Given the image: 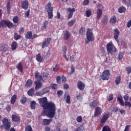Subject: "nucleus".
Here are the masks:
<instances>
[{
	"label": "nucleus",
	"mask_w": 131,
	"mask_h": 131,
	"mask_svg": "<svg viewBox=\"0 0 131 131\" xmlns=\"http://www.w3.org/2000/svg\"><path fill=\"white\" fill-rule=\"evenodd\" d=\"M30 105L32 109H35V105H36V102H35L34 101H32L31 102Z\"/></svg>",
	"instance_id": "72a5a7b5"
},
{
	"label": "nucleus",
	"mask_w": 131,
	"mask_h": 131,
	"mask_svg": "<svg viewBox=\"0 0 131 131\" xmlns=\"http://www.w3.org/2000/svg\"><path fill=\"white\" fill-rule=\"evenodd\" d=\"M25 131H32V128L31 125H28L25 127Z\"/></svg>",
	"instance_id": "79ce46f5"
},
{
	"label": "nucleus",
	"mask_w": 131,
	"mask_h": 131,
	"mask_svg": "<svg viewBox=\"0 0 131 131\" xmlns=\"http://www.w3.org/2000/svg\"><path fill=\"white\" fill-rule=\"evenodd\" d=\"M69 38H70V33H69V31H66L63 35V39H65L66 40H68Z\"/></svg>",
	"instance_id": "dca6fc26"
},
{
	"label": "nucleus",
	"mask_w": 131,
	"mask_h": 131,
	"mask_svg": "<svg viewBox=\"0 0 131 131\" xmlns=\"http://www.w3.org/2000/svg\"><path fill=\"white\" fill-rule=\"evenodd\" d=\"M27 101V99L26 97H23L20 100V103H21V104H25Z\"/></svg>",
	"instance_id": "a19ab883"
},
{
	"label": "nucleus",
	"mask_w": 131,
	"mask_h": 131,
	"mask_svg": "<svg viewBox=\"0 0 131 131\" xmlns=\"http://www.w3.org/2000/svg\"><path fill=\"white\" fill-rule=\"evenodd\" d=\"M51 121L52 119H43L42 124L43 125H48V124L51 123Z\"/></svg>",
	"instance_id": "aec40b11"
},
{
	"label": "nucleus",
	"mask_w": 131,
	"mask_h": 131,
	"mask_svg": "<svg viewBox=\"0 0 131 131\" xmlns=\"http://www.w3.org/2000/svg\"><path fill=\"white\" fill-rule=\"evenodd\" d=\"M70 96L69 95H68L67 97V100H66V103L67 104H70Z\"/></svg>",
	"instance_id": "09e8293b"
},
{
	"label": "nucleus",
	"mask_w": 131,
	"mask_h": 131,
	"mask_svg": "<svg viewBox=\"0 0 131 131\" xmlns=\"http://www.w3.org/2000/svg\"><path fill=\"white\" fill-rule=\"evenodd\" d=\"M114 48L113 47V45H112V43H108L106 46V49L108 52V54H111V55H112L114 53Z\"/></svg>",
	"instance_id": "1a4fd4ad"
},
{
	"label": "nucleus",
	"mask_w": 131,
	"mask_h": 131,
	"mask_svg": "<svg viewBox=\"0 0 131 131\" xmlns=\"http://www.w3.org/2000/svg\"><path fill=\"white\" fill-rule=\"evenodd\" d=\"M74 23H75V20H72L68 23V25L69 26H73L74 25Z\"/></svg>",
	"instance_id": "37998d69"
},
{
	"label": "nucleus",
	"mask_w": 131,
	"mask_h": 131,
	"mask_svg": "<svg viewBox=\"0 0 131 131\" xmlns=\"http://www.w3.org/2000/svg\"><path fill=\"white\" fill-rule=\"evenodd\" d=\"M109 76H110V72L109 70H106L102 73L101 77L103 80H108Z\"/></svg>",
	"instance_id": "6e6552de"
},
{
	"label": "nucleus",
	"mask_w": 131,
	"mask_h": 131,
	"mask_svg": "<svg viewBox=\"0 0 131 131\" xmlns=\"http://www.w3.org/2000/svg\"><path fill=\"white\" fill-rule=\"evenodd\" d=\"M116 21H117V19L116 18V16H113L110 19V24L113 25L116 23Z\"/></svg>",
	"instance_id": "a211bd4d"
},
{
	"label": "nucleus",
	"mask_w": 131,
	"mask_h": 131,
	"mask_svg": "<svg viewBox=\"0 0 131 131\" xmlns=\"http://www.w3.org/2000/svg\"><path fill=\"white\" fill-rule=\"evenodd\" d=\"M17 42L14 41L12 42V44L11 45V48L12 49V51H15V50H16V49H17Z\"/></svg>",
	"instance_id": "c756f323"
},
{
	"label": "nucleus",
	"mask_w": 131,
	"mask_h": 131,
	"mask_svg": "<svg viewBox=\"0 0 131 131\" xmlns=\"http://www.w3.org/2000/svg\"><path fill=\"white\" fill-rule=\"evenodd\" d=\"M77 86L80 91H83V90H84L85 85H84L82 82L79 81L77 83Z\"/></svg>",
	"instance_id": "4468645a"
},
{
	"label": "nucleus",
	"mask_w": 131,
	"mask_h": 131,
	"mask_svg": "<svg viewBox=\"0 0 131 131\" xmlns=\"http://www.w3.org/2000/svg\"><path fill=\"white\" fill-rule=\"evenodd\" d=\"M67 12L70 13V14H73V13H74V12H75V8H69L67 9Z\"/></svg>",
	"instance_id": "2f4dec72"
},
{
	"label": "nucleus",
	"mask_w": 131,
	"mask_h": 131,
	"mask_svg": "<svg viewBox=\"0 0 131 131\" xmlns=\"http://www.w3.org/2000/svg\"><path fill=\"white\" fill-rule=\"evenodd\" d=\"M127 27L128 28L131 27V19L127 23Z\"/></svg>",
	"instance_id": "774afa93"
},
{
	"label": "nucleus",
	"mask_w": 131,
	"mask_h": 131,
	"mask_svg": "<svg viewBox=\"0 0 131 131\" xmlns=\"http://www.w3.org/2000/svg\"><path fill=\"white\" fill-rule=\"evenodd\" d=\"M8 49H9V46H8V44H4L1 48V51H2V53H6Z\"/></svg>",
	"instance_id": "6ab92c4d"
},
{
	"label": "nucleus",
	"mask_w": 131,
	"mask_h": 131,
	"mask_svg": "<svg viewBox=\"0 0 131 131\" xmlns=\"http://www.w3.org/2000/svg\"><path fill=\"white\" fill-rule=\"evenodd\" d=\"M30 13V10H28V11L25 13V16L28 17H29V14Z\"/></svg>",
	"instance_id": "864d4df0"
},
{
	"label": "nucleus",
	"mask_w": 131,
	"mask_h": 131,
	"mask_svg": "<svg viewBox=\"0 0 131 131\" xmlns=\"http://www.w3.org/2000/svg\"><path fill=\"white\" fill-rule=\"evenodd\" d=\"M36 94L37 96H42L43 95H44L43 93L42 92V90L37 92Z\"/></svg>",
	"instance_id": "603ef678"
},
{
	"label": "nucleus",
	"mask_w": 131,
	"mask_h": 131,
	"mask_svg": "<svg viewBox=\"0 0 131 131\" xmlns=\"http://www.w3.org/2000/svg\"><path fill=\"white\" fill-rule=\"evenodd\" d=\"M97 8L98 9H97V15H96V20H99V19L101 18V16L103 14V11L102 10V9L99 8H101V9H104V7H103V6H102L101 4H99L97 5Z\"/></svg>",
	"instance_id": "0eeeda50"
},
{
	"label": "nucleus",
	"mask_w": 131,
	"mask_h": 131,
	"mask_svg": "<svg viewBox=\"0 0 131 131\" xmlns=\"http://www.w3.org/2000/svg\"><path fill=\"white\" fill-rule=\"evenodd\" d=\"M85 14H86V17H91V15H92V11L89 9L85 11Z\"/></svg>",
	"instance_id": "f704fd0d"
},
{
	"label": "nucleus",
	"mask_w": 131,
	"mask_h": 131,
	"mask_svg": "<svg viewBox=\"0 0 131 131\" xmlns=\"http://www.w3.org/2000/svg\"><path fill=\"white\" fill-rule=\"evenodd\" d=\"M101 23L102 24H107V23H108V17L106 15L104 16L101 20Z\"/></svg>",
	"instance_id": "4be33fe9"
},
{
	"label": "nucleus",
	"mask_w": 131,
	"mask_h": 131,
	"mask_svg": "<svg viewBox=\"0 0 131 131\" xmlns=\"http://www.w3.org/2000/svg\"><path fill=\"white\" fill-rule=\"evenodd\" d=\"M98 105V102L96 100H94L93 102L90 103V106L91 108H95L96 106Z\"/></svg>",
	"instance_id": "393cba45"
},
{
	"label": "nucleus",
	"mask_w": 131,
	"mask_h": 131,
	"mask_svg": "<svg viewBox=\"0 0 131 131\" xmlns=\"http://www.w3.org/2000/svg\"><path fill=\"white\" fill-rule=\"evenodd\" d=\"M108 118H109V114H106L104 115L101 119V123H105V122L107 121V120L108 119Z\"/></svg>",
	"instance_id": "f3484780"
},
{
	"label": "nucleus",
	"mask_w": 131,
	"mask_h": 131,
	"mask_svg": "<svg viewBox=\"0 0 131 131\" xmlns=\"http://www.w3.org/2000/svg\"><path fill=\"white\" fill-rule=\"evenodd\" d=\"M62 52H63V54H66V52H67V48L66 46L63 47Z\"/></svg>",
	"instance_id": "0e129e2a"
},
{
	"label": "nucleus",
	"mask_w": 131,
	"mask_h": 131,
	"mask_svg": "<svg viewBox=\"0 0 131 131\" xmlns=\"http://www.w3.org/2000/svg\"><path fill=\"white\" fill-rule=\"evenodd\" d=\"M59 69V65L56 64L55 67L53 68V70L54 71H57Z\"/></svg>",
	"instance_id": "052dcab7"
},
{
	"label": "nucleus",
	"mask_w": 131,
	"mask_h": 131,
	"mask_svg": "<svg viewBox=\"0 0 131 131\" xmlns=\"http://www.w3.org/2000/svg\"><path fill=\"white\" fill-rule=\"evenodd\" d=\"M71 68V74H72V73H73L75 71V67H74V66L72 65Z\"/></svg>",
	"instance_id": "e2e57ef3"
},
{
	"label": "nucleus",
	"mask_w": 131,
	"mask_h": 131,
	"mask_svg": "<svg viewBox=\"0 0 131 131\" xmlns=\"http://www.w3.org/2000/svg\"><path fill=\"white\" fill-rule=\"evenodd\" d=\"M84 31H85V29L83 28H81L80 30L79 31L80 35H82L83 34H84Z\"/></svg>",
	"instance_id": "ea45409f"
},
{
	"label": "nucleus",
	"mask_w": 131,
	"mask_h": 131,
	"mask_svg": "<svg viewBox=\"0 0 131 131\" xmlns=\"http://www.w3.org/2000/svg\"><path fill=\"white\" fill-rule=\"evenodd\" d=\"M63 94V91H58L57 92V95L58 97H61V96H62V94Z\"/></svg>",
	"instance_id": "680f3d73"
},
{
	"label": "nucleus",
	"mask_w": 131,
	"mask_h": 131,
	"mask_svg": "<svg viewBox=\"0 0 131 131\" xmlns=\"http://www.w3.org/2000/svg\"><path fill=\"white\" fill-rule=\"evenodd\" d=\"M21 38V36L20 35H18L17 33H14V39L15 40H18V39H20Z\"/></svg>",
	"instance_id": "e433bc0d"
},
{
	"label": "nucleus",
	"mask_w": 131,
	"mask_h": 131,
	"mask_svg": "<svg viewBox=\"0 0 131 131\" xmlns=\"http://www.w3.org/2000/svg\"><path fill=\"white\" fill-rule=\"evenodd\" d=\"M28 95L32 97L34 95V89H31L28 92Z\"/></svg>",
	"instance_id": "cd10ccee"
},
{
	"label": "nucleus",
	"mask_w": 131,
	"mask_h": 131,
	"mask_svg": "<svg viewBox=\"0 0 131 131\" xmlns=\"http://www.w3.org/2000/svg\"><path fill=\"white\" fill-rule=\"evenodd\" d=\"M61 80L62 81V82L65 83L66 82V81H67V79H66V77L64 76H62L61 77Z\"/></svg>",
	"instance_id": "13d9d810"
},
{
	"label": "nucleus",
	"mask_w": 131,
	"mask_h": 131,
	"mask_svg": "<svg viewBox=\"0 0 131 131\" xmlns=\"http://www.w3.org/2000/svg\"><path fill=\"white\" fill-rule=\"evenodd\" d=\"M125 106L129 107V108H130L131 107V103L129 102L126 101L125 102Z\"/></svg>",
	"instance_id": "6e6d98bb"
},
{
	"label": "nucleus",
	"mask_w": 131,
	"mask_h": 131,
	"mask_svg": "<svg viewBox=\"0 0 131 131\" xmlns=\"http://www.w3.org/2000/svg\"><path fill=\"white\" fill-rule=\"evenodd\" d=\"M101 114H102V108L100 107H97L95 108L94 117H98L99 115H101Z\"/></svg>",
	"instance_id": "9d476101"
},
{
	"label": "nucleus",
	"mask_w": 131,
	"mask_h": 131,
	"mask_svg": "<svg viewBox=\"0 0 131 131\" xmlns=\"http://www.w3.org/2000/svg\"><path fill=\"white\" fill-rule=\"evenodd\" d=\"M90 4V1L89 0H84L83 2V5L84 6H88Z\"/></svg>",
	"instance_id": "3c124183"
},
{
	"label": "nucleus",
	"mask_w": 131,
	"mask_h": 131,
	"mask_svg": "<svg viewBox=\"0 0 131 131\" xmlns=\"http://www.w3.org/2000/svg\"><path fill=\"white\" fill-rule=\"evenodd\" d=\"M52 41V39L51 38H48L42 44V49L48 47L51 42Z\"/></svg>",
	"instance_id": "f8f14e48"
},
{
	"label": "nucleus",
	"mask_w": 131,
	"mask_h": 131,
	"mask_svg": "<svg viewBox=\"0 0 131 131\" xmlns=\"http://www.w3.org/2000/svg\"><path fill=\"white\" fill-rule=\"evenodd\" d=\"M84 127L82 125H80L78 127L75 131H84Z\"/></svg>",
	"instance_id": "58836bf2"
},
{
	"label": "nucleus",
	"mask_w": 131,
	"mask_h": 131,
	"mask_svg": "<svg viewBox=\"0 0 131 131\" xmlns=\"http://www.w3.org/2000/svg\"><path fill=\"white\" fill-rule=\"evenodd\" d=\"M50 56H51V52H50L49 50H48L45 55L46 59H48L50 57Z\"/></svg>",
	"instance_id": "8fccbe9b"
},
{
	"label": "nucleus",
	"mask_w": 131,
	"mask_h": 131,
	"mask_svg": "<svg viewBox=\"0 0 131 131\" xmlns=\"http://www.w3.org/2000/svg\"><path fill=\"white\" fill-rule=\"evenodd\" d=\"M32 85V81L30 79L27 80L25 86L26 88H30Z\"/></svg>",
	"instance_id": "b1692460"
},
{
	"label": "nucleus",
	"mask_w": 131,
	"mask_h": 131,
	"mask_svg": "<svg viewBox=\"0 0 131 131\" xmlns=\"http://www.w3.org/2000/svg\"><path fill=\"white\" fill-rule=\"evenodd\" d=\"M26 37L28 39L31 38L32 37V32H28L26 34Z\"/></svg>",
	"instance_id": "473e14b6"
},
{
	"label": "nucleus",
	"mask_w": 131,
	"mask_h": 131,
	"mask_svg": "<svg viewBox=\"0 0 131 131\" xmlns=\"http://www.w3.org/2000/svg\"><path fill=\"white\" fill-rule=\"evenodd\" d=\"M10 2H8L7 4V10L8 14H10V12L11 11V6H10Z\"/></svg>",
	"instance_id": "c9c22d12"
},
{
	"label": "nucleus",
	"mask_w": 131,
	"mask_h": 131,
	"mask_svg": "<svg viewBox=\"0 0 131 131\" xmlns=\"http://www.w3.org/2000/svg\"><path fill=\"white\" fill-rule=\"evenodd\" d=\"M48 24H49V21L48 20H46L43 24L42 28H46V27H47V25H48Z\"/></svg>",
	"instance_id": "5fc2aeb1"
},
{
	"label": "nucleus",
	"mask_w": 131,
	"mask_h": 131,
	"mask_svg": "<svg viewBox=\"0 0 131 131\" xmlns=\"http://www.w3.org/2000/svg\"><path fill=\"white\" fill-rule=\"evenodd\" d=\"M2 123L3 125L0 126V128L1 129H3L4 127L5 130H10V128H11V124H12V123L11 122L9 121L8 118H4L2 120Z\"/></svg>",
	"instance_id": "20e7f679"
},
{
	"label": "nucleus",
	"mask_w": 131,
	"mask_h": 131,
	"mask_svg": "<svg viewBox=\"0 0 131 131\" xmlns=\"http://www.w3.org/2000/svg\"><path fill=\"white\" fill-rule=\"evenodd\" d=\"M102 131H111V129L108 126H104Z\"/></svg>",
	"instance_id": "4c0bfd02"
},
{
	"label": "nucleus",
	"mask_w": 131,
	"mask_h": 131,
	"mask_svg": "<svg viewBox=\"0 0 131 131\" xmlns=\"http://www.w3.org/2000/svg\"><path fill=\"white\" fill-rule=\"evenodd\" d=\"M118 59L119 60H121L122 58H123V54L121 52L119 53L118 54Z\"/></svg>",
	"instance_id": "de8ad7c7"
},
{
	"label": "nucleus",
	"mask_w": 131,
	"mask_h": 131,
	"mask_svg": "<svg viewBox=\"0 0 131 131\" xmlns=\"http://www.w3.org/2000/svg\"><path fill=\"white\" fill-rule=\"evenodd\" d=\"M121 81V78L120 77V76L117 77L115 80L116 84H117V85H118V84L120 83Z\"/></svg>",
	"instance_id": "7c9ffc66"
},
{
	"label": "nucleus",
	"mask_w": 131,
	"mask_h": 131,
	"mask_svg": "<svg viewBox=\"0 0 131 131\" xmlns=\"http://www.w3.org/2000/svg\"><path fill=\"white\" fill-rule=\"evenodd\" d=\"M126 11V9L123 6H122L118 9V12L120 14H121V13H125Z\"/></svg>",
	"instance_id": "bb28decb"
},
{
	"label": "nucleus",
	"mask_w": 131,
	"mask_h": 131,
	"mask_svg": "<svg viewBox=\"0 0 131 131\" xmlns=\"http://www.w3.org/2000/svg\"><path fill=\"white\" fill-rule=\"evenodd\" d=\"M114 38L117 41V42H119V40H118V36H119V34H120V32H119V30H118V29H116L114 30Z\"/></svg>",
	"instance_id": "9b49d317"
},
{
	"label": "nucleus",
	"mask_w": 131,
	"mask_h": 131,
	"mask_svg": "<svg viewBox=\"0 0 131 131\" xmlns=\"http://www.w3.org/2000/svg\"><path fill=\"white\" fill-rule=\"evenodd\" d=\"M16 68L20 72H22V71H23V66H22V63L21 62H19L18 64V65L16 66Z\"/></svg>",
	"instance_id": "5701e85b"
},
{
	"label": "nucleus",
	"mask_w": 131,
	"mask_h": 131,
	"mask_svg": "<svg viewBox=\"0 0 131 131\" xmlns=\"http://www.w3.org/2000/svg\"><path fill=\"white\" fill-rule=\"evenodd\" d=\"M20 3L23 9H24L25 10H27V9H28V1L27 0L21 1Z\"/></svg>",
	"instance_id": "ddd939ff"
},
{
	"label": "nucleus",
	"mask_w": 131,
	"mask_h": 131,
	"mask_svg": "<svg viewBox=\"0 0 131 131\" xmlns=\"http://www.w3.org/2000/svg\"><path fill=\"white\" fill-rule=\"evenodd\" d=\"M126 69L127 71L128 74H129V73H131V68L130 67H127V68H126Z\"/></svg>",
	"instance_id": "69168bd1"
},
{
	"label": "nucleus",
	"mask_w": 131,
	"mask_h": 131,
	"mask_svg": "<svg viewBox=\"0 0 131 131\" xmlns=\"http://www.w3.org/2000/svg\"><path fill=\"white\" fill-rule=\"evenodd\" d=\"M57 82L58 83H61V77L60 76H58L56 78Z\"/></svg>",
	"instance_id": "4d7b16f0"
},
{
	"label": "nucleus",
	"mask_w": 131,
	"mask_h": 131,
	"mask_svg": "<svg viewBox=\"0 0 131 131\" xmlns=\"http://www.w3.org/2000/svg\"><path fill=\"white\" fill-rule=\"evenodd\" d=\"M8 27V28H12L13 27V23L7 20H2L0 22V28H4V27Z\"/></svg>",
	"instance_id": "423d86ee"
},
{
	"label": "nucleus",
	"mask_w": 131,
	"mask_h": 131,
	"mask_svg": "<svg viewBox=\"0 0 131 131\" xmlns=\"http://www.w3.org/2000/svg\"><path fill=\"white\" fill-rule=\"evenodd\" d=\"M17 100V95L16 94H14L11 99V104H15V102H16V100Z\"/></svg>",
	"instance_id": "a878e982"
},
{
	"label": "nucleus",
	"mask_w": 131,
	"mask_h": 131,
	"mask_svg": "<svg viewBox=\"0 0 131 131\" xmlns=\"http://www.w3.org/2000/svg\"><path fill=\"white\" fill-rule=\"evenodd\" d=\"M19 19L18 16H15L13 18V21L14 22V23H18V21Z\"/></svg>",
	"instance_id": "c03bdc74"
},
{
	"label": "nucleus",
	"mask_w": 131,
	"mask_h": 131,
	"mask_svg": "<svg viewBox=\"0 0 131 131\" xmlns=\"http://www.w3.org/2000/svg\"><path fill=\"white\" fill-rule=\"evenodd\" d=\"M46 11L48 14V18L52 19L53 18V7H52V4L51 3H48L46 6Z\"/></svg>",
	"instance_id": "39448f33"
},
{
	"label": "nucleus",
	"mask_w": 131,
	"mask_h": 131,
	"mask_svg": "<svg viewBox=\"0 0 131 131\" xmlns=\"http://www.w3.org/2000/svg\"><path fill=\"white\" fill-rule=\"evenodd\" d=\"M42 92H43V94L45 95V94H47V93H49L50 91L48 88H45L42 90Z\"/></svg>",
	"instance_id": "a18cd8bd"
},
{
	"label": "nucleus",
	"mask_w": 131,
	"mask_h": 131,
	"mask_svg": "<svg viewBox=\"0 0 131 131\" xmlns=\"http://www.w3.org/2000/svg\"><path fill=\"white\" fill-rule=\"evenodd\" d=\"M48 76H49V72H46L45 73H43V77L44 78H47V77H48Z\"/></svg>",
	"instance_id": "bf43d9fd"
},
{
	"label": "nucleus",
	"mask_w": 131,
	"mask_h": 131,
	"mask_svg": "<svg viewBox=\"0 0 131 131\" xmlns=\"http://www.w3.org/2000/svg\"><path fill=\"white\" fill-rule=\"evenodd\" d=\"M76 120L77 122H81L82 121V117L79 116L77 118Z\"/></svg>",
	"instance_id": "49530a36"
},
{
	"label": "nucleus",
	"mask_w": 131,
	"mask_h": 131,
	"mask_svg": "<svg viewBox=\"0 0 131 131\" xmlns=\"http://www.w3.org/2000/svg\"><path fill=\"white\" fill-rule=\"evenodd\" d=\"M35 77L37 79V81L35 82V91H38V90L42 86V83H41V80H43V79H42V76L39 75V73L37 71L35 72Z\"/></svg>",
	"instance_id": "f03ea898"
},
{
	"label": "nucleus",
	"mask_w": 131,
	"mask_h": 131,
	"mask_svg": "<svg viewBox=\"0 0 131 131\" xmlns=\"http://www.w3.org/2000/svg\"><path fill=\"white\" fill-rule=\"evenodd\" d=\"M36 60L38 61V62H39L40 63H41V62H43V58L40 56V53H38L36 55Z\"/></svg>",
	"instance_id": "412c9836"
},
{
	"label": "nucleus",
	"mask_w": 131,
	"mask_h": 131,
	"mask_svg": "<svg viewBox=\"0 0 131 131\" xmlns=\"http://www.w3.org/2000/svg\"><path fill=\"white\" fill-rule=\"evenodd\" d=\"M95 36L93 33V30L90 28L88 29L86 32V37L85 40V43H89L90 41H94Z\"/></svg>",
	"instance_id": "7ed1b4c3"
},
{
	"label": "nucleus",
	"mask_w": 131,
	"mask_h": 131,
	"mask_svg": "<svg viewBox=\"0 0 131 131\" xmlns=\"http://www.w3.org/2000/svg\"><path fill=\"white\" fill-rule=\"evenodd\" d=\"M41 107H43L44 111L42 112L43 116H47L50 118H54L56 115V105L53 102H48V98L44 97L38 99Z\"/></svg>",
	"instance_id": "f257e3e1"
},
{
	"label": "nucleus",
	"mask_w": 131,
	"mask_h": 131,
	"mask_svg": "<svg viewBox=\"0 0 131 131\" xmlns=\"http://www.w3.org/2000/svg\"><path fill=\"white\" fill-rule=\"evenodd\" d=\"M11 118L14 122H20V118L16 115H12Z\"/></svg>",
	"instance_id": "2eb2a0df"
},
{
	"label": "nucleus",
	"mask_w": 131,
	"mask_h": 131,
	"mask_svg": "<svg viewBox=\"0 0 131 131\" xmlns=\"http://www.w3.org/2000/svg\"><path fill=\"white\" fill-rule=\"evenodd\" d=\"M19 33H24V29L23 28H19L18 30Z\"/></svg>",
	"instance_id": "338daca9"
},
{
	"label": "nucleus",
	"mask_w": 131,
	"mask_h": 131,
	"mask_svg": "<svg viewBox=\"0 0 131 131\" xmlns=\"http://www.w3.org/2000/svg\"><path fill=\"white\" fill-rule=\"evenodd\" d=\"M117 101L120 103L122 106H124V102L123 101V99H122V97H117Z\"/></svg>",
	"instance_id": "c85d7f7f"
}]
</instances>
